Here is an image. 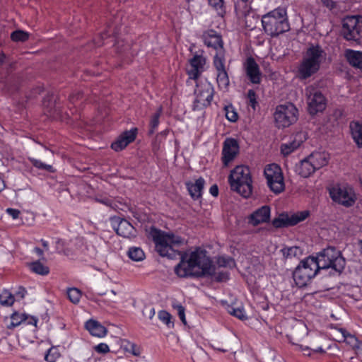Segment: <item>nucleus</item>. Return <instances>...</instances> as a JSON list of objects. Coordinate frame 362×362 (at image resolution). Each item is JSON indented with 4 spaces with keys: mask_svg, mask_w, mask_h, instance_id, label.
Returning <instances> with one entry per match:
<instances>
[{
    "mask_svg": "<svg viewBox=\"0 0 362 362\" xmlns=\"http://www.w3.org/2000/svg\"><path fill=\"white\" fill-rule=\"evenodd\" d=\"M6 55L3 52L0 53V66L4 63Z\"/></svg>",
    "mask_w": 362,
    "mask_h": 362,
    "instance_id": "obj_63",
    "label": "nucleus"
},
{
    "mask_svg": "<svg viewBox=\"0 0 362 362\" xmlns=\"http://www.w3.org/2000/svg\"><path fill=\"white\" fill-rule=\"evenodd\" d=\"M305 94L308 104V111L310 115H315L325 110L327 99L320 90L310 86L305 89Z\"/></svg>",
    "mask_w": 362,
    "mask_h": 362,
    "instance_id": "obj_11",
    "label": "nucleus"
},
{
    "mask_svg": "<svg viewBox=\"0 0 362 362\" xmlns=\"http://www.w3.org/2000/svg\"><path fill=\"white\" fill-rule=\"evenodd\" d=\"M127 255L134 262H140L145 259V254L143 250L139 247H129Z\"/></svg>",
    "mask_w": 362,
    "mask_h": 362,
    "instance_id": "obj_31",
    "label": "nucleus"
},
{
    "mask_svg": "<svg viewBox=\"0 0 362 362\" xmlns=\"http://www.w3.org/2000/svg\"><path fill=\"white\" fill-rule=\"evenodd\" d=\"M95 350L99 354H107L110 351V349L107 344L105 343H100L95 346Z\"/></svg>",
    "mask_w": 362,
    "mask_h": 362,
    "instance_id": "obj_52",
    "label": "nucleus"
},
{
    "mask_svg": "<svg viewBox=\"0 0 362 362\" xmlns=\"http://www.w3.org/2000/svg\"><path fill=\"white\" fill-rule=\"evenodd\" d=\"M224 111L226 119L232 122H235L238 119V115L235 110V108L232 105H226L224 107Z\"/></svg>",
    "mask_w": 362,
    "mask_h": 362,
    "instance_id": "obj_38",
    "label": "nucleus"
},
{
    "mask_svg": "<svg viewBox=\"0 0 362 362\" xmlns=\"http://www.w3.org/2000/svg\"><path fill=\"white\" fill-rule=\"evenodd\" d=\"M158 318L163 322L168 327H173V322L171 321V315L165 310H160L158 312Z\"/></svg>",
    "mask_w": 362,
    "mask_h": 362,
    "instance_id": "obj_44",
    "label": "nucleus"
},
{
    "mask_svg": "<svg viewBox=\"0 0 362 362\" xmlns=\"http://www.w3.org/2000/svg\"><path fill=\"white\" fill-rule=\"evenodd\" d=\"M159 117L160 112H156L152 115L149 124L150 128L148 130V135H153L154 134L155 130L159 124Z\"/></svg>",
    "mask_w": 362,
    "mask_h": 362,
    "instance_id": "obj_45",
    "label": "nucleus"
},
{
    "mask_svg": "<svg viewBox=\"0 0 362 362\" xmlns=\"http://www.w3.org/2000/svg\"><path fill=\"white\" fill-rule=\"evenodd\" d=\"M314 261L320 271L330 269L329 274L331 276L340 275L346 266V259L341 252L332 246L317 253Z\"/></svg>",
    "mask_w": 362,
    "mask_h": 362,
    "instance_id": "obj_4",
    "label": "nucleus"
},
{
    "mask_svg": "<svg viewBox=\"0 0 362 362\" xmlns=\"http://www.w3.org/2000/svg\"><path fill=\"white\" fill-rule=\"evenodd\" d=\"M230 273L227 271L216 272L214 267V274L211 277H214V281L216 282H226L229 279Z\"/></svg>",
    "mask_w": 362,
    "mask_h": 362,
    "instance_id": "obj_42",
    "label": "nucleus"
},
{
    "mask_svg": "<svg viewBox=\"0 0 362 362\" xmlns=\"http://www.w3.org/2000/svg\"><path fill=\"white\" fill-rule=\"evenodd\" d=\"M360 16H347L342 21L341 34L348 41H354L359 45L362 39V26Z\"/></svg>",
    "mask_w": 362,
    "mask_h": 362,
    "instance_id": "obj_12",
    "label": "nucleus"
},
{
    "mask_svg": "<svg viewBox=\"0 0 362 362\" xmlns=\"http://www.w3.org/2000/svg\"><path fill=\"white\" fill-rule=\"evenodd\" d=\"M38 319L35 316H31L26 314V320H24L23 324L30 325L37 327Z\"/></svg>",
    "mask_w": 362,
    "mask_h": 362,
    "instance_id": "obj_54",
    "label": "nucleus"
},
{
    "mask_svg": "<svg viewBox=\"0 0 362 362\" xmlns=\"http://www.w3.org/2000/svg\"><path fill=\"white\" fill-rule=\"evenodd\" d=\"M310 215L308 210L298 211L289 216L287 213L283 212L278 217L273 219L272 224L275 228H288L293 226L306 219Z\"/></svg>",
    "mask_w": 362,
    "mask_h": 362,
    "instance_id": "obj_14",
    "label": "nucleus"
},
{
    "mask_svg": "<svg viewBox=\"0 0 362 362\" xmlns=\"http://www.w3.org/2000/svg\"><path fill=\"white\" fill-rule=\"evenodd\" d=\"M41 243H42V245L44 247V248L47 250H48V243H47V241L42 239L41 240Z\"/></svg>",
    "mask_w": 362,
    "mask_h": 362,
    "instance_id": "obj_64",
    "label": "nucleus"
},
{
    "mask_svg": "<svg viewBox=\"0 0 362 362\" xmlns=\"http://www.w3.org/2000/svg\"><path fill=\"white\" fill-rule=\"evenodd\" d=\"M30 269L40 275H47L49 272V269L47 266H45L40 261H35L30 264Z\"/></svg>",
    "mask_w": 362,
    "mask_h": 362,
    "instance_id": "obj_34",
    "label": "nucleus"
},
{
    "mask_svg": "<svg viewBox=\"0 0 362 362\" xmlns=\"http://www.w3.org/2000/svg\"><path fill=\"white\" fill-rule=\"evenodd\" d=\"M83 98V93L81 90H76L69 96V100L71 104H74L76 101Z\"/></svg>",
    "mask_w": 362,
    "mask_h": 362,
    "instance_id": "obj_51",
    "label": "nucleus"
},
{
    "mask_svg": "<svg viewBox=\"0 0 362 362\" xmlns=\"http://www.w3.org/2000/svg\"><path fill=\"white\" fill-rule=\"evenodd\" d=\"M204 41L207 47H213L216 50V53L214 56H217L221 52L225 55L221 36L218 35L215 31L211 30L210 33L204 36Z\"/></svg>",
    "mask_w": 362,
    "mask_h": 362,
    "instance_id": "obj_24",
    "label": "nucleus"
},
{
    "mask_svg": "<svg viewBox=\"0 0 362 362\" xmlns=\"http://www.w3.org/2000/svg\"><path fill=\"white\" fill-rule=\"evenodd\" d=\"M344 57L352 67L362 71V52L348 49Z\"/></svg>",
    "mask_w": 362,
    "mask_h": 362,
    "instance_id": "obj_26",
    "label": "nucleus"
},
{
    "mask_svg": "<svg viewBox=\"0 0 362 362\" xmlns=\"http://www.w3.org/2000/svg\"><path fill=\"white\" fill-rule=\"evenodd\" d=\"M282 254L286 258L296 257L301 253V249L299 247H285L281 250Z\"/></svg>",
    "mask_w": 362,
    "mask_h": 362,
    "instance_id": "obj_40",
    "label": "nucleus"
},
{
    "mask_svg": "<svg viewBox=\"0 0 362 362\" xmlns=\"http://www.w3.org/2000/svg\"><path fill=\"white\" fill-rule=\"evenodd\" d=\"M210 194L214 197H217L218 194V187L216 185H213L209 189Z\"/></svg>",
    "mask_w": 362,
    "mask_h": 362,
    "instance_id": "obj_58",
    "label": "nucleus"
},
{
    "mask_svg": "<svg viewBox=\"0 0 362 362\" xmlns=\"http://www.w3.org/2000/svg\"><path fill=\"white\" fill-rule=\"evenodd\" d=\"M60 356V353L56 347H51L47 351V353L45 356V359L47 362H56V361L59 358Z\"/></svg>",
    "mask_w": 362,
    "mask_h": 362,
    "instance_id": "obj_41",
    "label": "nucleus"
},
{
    "mask_svg": "<svg viewBox=\"0 0 362 362\" xmlns=\"http://www.w3.org/2000/svg\"><path fill=\"white\" fill-rule=\"evenodd\" d=\"M298 110L291 103L279 105L274 114L276 127L279 129L286 128L298 120Z\"/></svg>",
    "mask_w": 362,
    "mask_h": 362,
    "instance_id": "obj_10",
    "label": "nucleus"
},
{
    "mask_svg": "<svg viewBox=\"0 0 362 362\" xmlns=\"http://www.w3.org/2000/svg\"><path fill=\"white\" fill-rule=\"evenodd\" d=\"M34 251L39 256H42L43 255V250L42 249H40V247H35L34 248Z\"/></svg>",
    "mask_w": 362,
    "mask_h": 362,
    "instance_id": "obj_62",
    "label": "nucleus"
},
{
    "mask_svg": "<svg viewBox=\"0 0 362 362\" xmlns=\"http://www.w3.org/2000/svg\"><path fill=\"white\" fill-rule=\"evenodd\" d=\"M329 194L333 202L346 208L354 206L357 200L354 188L346 184L334 185L329 189Z\"/></svg>",
    "mask_w": 362,
    "mask_h": 362,
    "instance_id": "obj_8",
    "label": "nucleus"
},
{
    "mask_svg": "<svg viewBox=\"0 0 362 362\" xmlns=\"http://www.w3.org/2000/svg\"><path fill=\"white\" fill-rule=\"evenodd\" d=\"M137 134V128H133L121 134L111 144V148L118 152L124 149L130 143L133 142Z\"/></svg>",
    "mask_w": 362,
    "mask_h": 362,
    "instance_id": "obj_20",
    "label": "nucleus"
},
{
    "mask_svg": "<svg viewBox=\"0 0 362 362\" xmlns=\"http://www.w3.org/2000/svg\"><path fill=\"white\" fill-rule=\"evenodd\" d=\"M239 144L236 139L233 138H227L223 144L222 149V163L223 166H228L237 155L239 153Z\"/></svg>",
    "mask_w": 362,
    "mask_h": 362,
    "instance_id": "obj_18",
    "label": "nucleus"
},
{
    "mask_svg": "<svg viewBox=\"0 0 362 362\" xmlns=\"http://www.w3.org/2000/svg\"><path fill=\"white\" fill-rule=\"evenodd\" d=\"M225 62V56L222 52L217 56L214 57L213 65L217 72L216 81L218 86L220 88L226 89L229 86L230 81L226 69Z\"/></svg>",
    "mask_w": 362,
    "mask_h": 362,
    "instance_id": "obj_15",
    "label": "nucleus"
},
{
    "mask_svg": "<svg viewBox=\"0 0 362 362\" xmlns=\"http://www.w3.org/2000/svg\"><path fill=\"white\" fill-rule=\"evenodd\" d=\"M28 160L31 163V164L38 170L46 171L48 173H54L56 170L51 165L46 164L42 162L40 160L29 157Z\"/></svg>",
    "mask_w": 362,
    "mask_h": 362,
    "instance_id": "obj_33",
    "label": "nucleus"
},
{
    "mask_svg": "<svg viewBox=\"0 0 362 362\" xmlns=\"http://www.w3.org/2000/svg\"><path fill=\"white\" fill-rule=\"evenodd\" d=\"M245 25L250 30H253L256 25L255 23L258 21V18L255 17L253 13H247L245 16Z\"/></svg>",
    "mask_w": 362,
    "mask_h": 362,
    "instance_id": "obj_47",
    "label": "nucleus"
},
{
    "mask_svg": "<svg viewBox=\"0 0 362 362\" xmlns=\"http://www.w3.org/2000/svg\"><path fill=\"white\" fill-rule=\"evenodd\" d=\"M230 189L244 198H248L252 192V180L247 166L238 165L228 176Z\"/></svg>",
    "mask_w": 362,
    "mask_h": 362,
    "instance_id": "obj_6",
    "label": "nucleus"
},
{
    "mask_svg": "<svg viewBox=\"0 0 362 362\" xmlns=\"http://www.w3.org/2000/svg\"><path fill=\"white\" fill-rule=\"evenodd\" d=\"M209 4L216 10L222 9L223 7V0H208Z\"/></svg>",
    "mask_w": 362,
    "mask_h": 362,
    "instance_id": "obj_53",
    "label": "nucleus"
},
{
    "mask_svg": "<svg viewBox=\"0 0 362 362\" xmlns=\"http://www.w3.org/2000/svg\"><path fill=\"white\" fill-rule=\"evenodd\" d=\"M97 201L100 203H102L106 206H110L112 208H113V206H112V202L111 199H108V198H105V199H97Z\"/></svg>",
    "mask_w": 362,
    "mask_h": 362,
    "instance_id": "obj_59",
    "label": "nucleus"
},
{
    "mask_svg": "<svg viewBox=\"0 0 362 362\" xmlns=\"http://www.w3.org/2000/svg\"><path fill=\"white\" fill-rule=\"evenodd\" d=\"M334 328L341 334V339L339 341H346L350 344H355L357 342V339L346 329L337 327Z\"/></svg>",
    "mask_w": 362,
    "mask_h": 362,
    "instance_id": "obj_37",
    "label": "nucleus"
},
{
    "mask_svg": "<svg viewBox=\"0 0 362 362\" xmlns=\"http://www.w3.org/2000/svg\"><path fill=\"white\" fill-rule=\"evenodd\" d=\"M247 97L249 100V105L255 110L256 105H257V95L255 91L252 89L248 90Z\"/></svg>",
    "mask_w": 362,
    "mask_h": 362,
    "instance_id": "obj_48",
    "label": "nucleus"
},
{
    "mask_svg": "<svg viewBox=\"0 0 362 362\" xmlns=\"http://www.w3.org/2000/svg\"><path fill=\"white\" fill-rule=\"evenodd\" d=\"M143 314L144 316L148 317L149 319H152L155 315V309L153 308H150L149 309L146 308L143 311Z\"/></svg>",
    "mask_w": 362,
    "mask_h": 362,
    "instance_id": "obj_56",
    "label": "nucleus"
},
{
    "mask_svg": "<svg viewBox=\"0 0 362 362\" xmlns=\"http://www.w3.org/2000/svg\"><path fill=\"white\" fill-rule=\"evenodd\" d=\"M86 329L93 336L98 337H103L107 334V329L98 321L89 320L86 322Z\"/></svg>",
    "mask_w": 362,
    "mask_h": 362,
    "instance_id": "obj_28",
    "label": "nucleus"
},
{
    "mask_svg": "<svg viewBox=\"0 0 362 362\" xmlns=\"http://www.w3.org/2000/svg\"><path fill=\"white\" fill-rule=\"evenodd\" d=\"M271 208L268 205L262 206L255 210L248 217V223L253 226L264 223H268L270 221Z\"/></svg>",
    "mask_w": 362,
    "mask_h": 362,
    "instance_id": "obj_21",
    "label": "nucleus"
},
{
    "mask_svg": "<svg viewBox=\"0 0 362 362\" xmlns=\"http://www.w3.org/2000/svg\"><path fill=\"white\" fill-rule=\"evenodd\" d=\"M303 142L302 133H298L291 137V140L286 143L281 144V153L284 156H288L300 147Z\"/></svg>",
    "mask_w": 362,
    "mask_h": 362,
    "instance_id": "obj_23",
    "label": "nucleus"
},
{
    "mask_svg": "<svg viewBox=\"0 0 362 362\" xmlns=\"http://www.w3.org/2000/svg\"><path fill=\"white\" fill-rule=\"evenodd\" d=\"M244 67L250 81L253 84H259L262 81V73L255 59L252 57H247Z\"/></svg>",
    "mask_w": 362,
    "mask_h": 362,
    "instance_id": "obj_19",
    "label": "nucleus"
},
{
    "mask_svg": "<svg viewBox=\"0 0 362 362\" xmlns=\"http://www.w3.org/2000/svg\"><path fill=\"white\" fill-rule=\"evenodd\" d=\"M42 105L46 113L50 117H55L62 112V106L57 97L54 94H47L43 99Z\"/></svg>",
    "mask_w": 362,
    "mask_h": 362,
    "instance_id": "obj_22",
    "label": "nucleus"
},
{
    "mask_svg": "<svg viewBox=\"0 0 362 362\" xmlns=\"http://www.w3.org/2000/svg\"><path fill=\"white\" fill-rule=\"evenodd\" d=\"M262 24L265 33L272 37H277L290 30L286 8L278 7L262 17Z\"/></svg>",
    "mask_w": 362,
    "mask_h": 362,
    "instance_id": "obj_5",
    "label": "nucleus"
},
{
    "mask_svg": "<svg viewBox=\"0 0 362 362\" xmlns=\"http://www.w3.org/2000/svg\"><path fill=\"white\" fill-rule=\"evenodd\" d=\"M27 294L25 288L22 286H19L16 288V290L13 293L15 300H21L23 299Z\"/></svg>",
    "mask_w": 362,
    "mask_h": 362,
    "instance_id": "obj_49",
    "label": "nucleus"
},
{
    "mask_svg": "<svg viewBox=\"0 0 362 362\" xmlns=\"http://www.w3.org/2000/svg\"><path fill=\"white\" fill-rule=\"evenodd\" d=\"M6 213L11 216L13 219H16L18 218L20 214V211L16 209L8 208L6 209Z\"/></svg>",
    "mask_w": 362,
    "mask_h": 362,
    "instance_id": "obj_55",
    "label": "nucleus"
},
{
    "mask_svg": "<svg viewBox=\"0 0 362 362\" xmlns=\"http://www.w3.org/2000/svg\"><path fill=\"white\" fill-rule=\"evenodd\" d=\"M29 38V33L21 30H17L11 33V39L13 42H24L27 41Z\"/></svg>",
    "mask_w": 362,
    "mask_h": 362,
    "instance_id": "obj_36",
    "label": "nucleus"
},
{
    "mask_svg": "<svg viewBox=\"0 0 362 362\" xmlns=\"http://www.w3.org/2000/svg\"><path fill=\"white\" fill-rule=\"evenodd\" d=\"M351 136L358 148H362V122H352L350 123Z\"/></svg>",
    "mask_w": 362,
    "mask_h": 362,
    "instance_id": "obj_30",
    "label": "nucleus"
},
{
    "mask_svg": "<svg viewBox=\"0 0 362 362\" xmlns=\"http://www.w3.org/2000/svg\"><path fill=\"white\" fill-rule=\"evenodd\" d=\"M15 301L13 293L8 290H4L0 293V303L3 305L11 306Z\"/></svg>",
    "mask_w": 362,
    "mask_h": 362,
    "instance_id": "obj_35",
    "label": "nucleus"
},
{
    "mask_svg": "<svg viewBox=\"0 0 362 362\" xmlns=\"http://www.w3.org/2000/svg\"><path fill=\"white\" fill-rule=\"evenodd\" d=\"M228 312L236 317L237 318L240 319V320H244L245 319H247V317L246 315H245V310L243 309V308H234V307H229L228 309Z\"/></svg>",
    "mask_w": 362,
    "mask_h": 362,
    "instance_id": "obj_43",
    "label": "nucleus"
},
{
    "mask_svg": "<svg viewBox=\"0 0 362 362\" xmlns=\"http://www.w3.org/2000/svg\"><path fill=\"white\" fill-rule=\"evenodd\" d=\"M315 171L316 169L315 168L311 160H309L308 156L302 160L299 165L296 167V172L303 177H308Z\"/></svg>",
    "mask_w": 362,
    "mask_h": 362,
    "instance_id": "obj_29",
    "label": "nucleus"
},
{
    "mask_svg": "<svg viewBox=\"0 0 362 362\" xmlns=\"http://www.w3.org/2000/svg\"><path fill=\"white\" fill-rule=\"evenodd\" d=\"M326 52L319 44H310L298 66L297 76L306 80L317 74L326 59Z\"/></svg>",
    "mask_w": 362,
    "mask_h": 362,
    "instance_id": "obj_2",
    "label": "nucleus"
},
{
    "mask_svg": "<svg viewBox=\"0 0 362 362\" xmlns=\"http://www.w3.org/2000/svg\"><path fill=\"white\" fill-rule=\"evenodd\" d=\"M315 168L319 170L328 164L329 156L325 151H315L308 156Z\"/></svg>",
    "mask_w": 362,
    "mask_h": 362,
    "instance_id": "obj_27",
    "label": "nucleus"
},
{
    "mask_svg": "<svg viewBox=\"0 0 362 362\" xmlns=\"http://www.w3.org/2000/svg\"><path fill=\"white\" fill-rule=\"evenodd\" d=\"M110 222L118 235L127 238L135 237V228L126 219L115 216L110 218Z\"/></svg>",
    "mask_w": 362,
    "mask_h": 362,
    "instance_id": "obj_16",
    "label": "nucleus"
},
{
    "mask_svg": "<svg viewBox=\"0 0 362 362\" xmlns=\"http://www.w3.org/2000/svg\"><path fill=\"white\" fill-rule=\"evenodd\" d=\"M202 52H203L202 51ZM206 64V58L202 55V53L194 54L193 57L189 59L190 69L187 70V74L189 76L186 83L189 84L192 80L197 81L200 77L202 73L204 71V66Z\"/></svg>",
    "mask_w": 362,
    "mask_h": 362,
    "instance_id": "obj_17",
    "label": "nucleus"
},
{
    "mask_svg": "<svg viewBox=\"0 0 362 362\" xmlns=\"http://www.w3.org/2000/svg\"><path fill=\"white\" fill-rule=\"evenodd\" d=\"M196 86L197 89L194 92L196 98L192 105L194 111L202 110L209 106L215 92L214 86L206 80L200 83L197 81Z\"/></svg>",
    "mask_w": 362,
    "mask_h": 362,
    "instance_id": "obj_9",
    "label": "nucleus"
},
{
    "mask_svg": "<svg viewBox=\"0 0 362 362\" xmlns=\"http://www.w3.org/2000/svg\"><path fill=\"white\" fill-rule=\"evenodd\" d=\"M204 184L205 180L202 177L197 179L194 183L190 181L186 182L185 185L187 191L194 200H197L202 197Z\"/></svg>",
    "mask_w": 362,
    "mask_h": 362,
    "instance_id": "obj_25",
    "label": "nucleus"
},
{
    "mask_svg": "<svg viewBox=\"0 0 362 362\" xmlns=\"http://www.w3.org/2000/svg\"><path fill=\"white\" fill-rule=\"evenodd\" d=\"M149 236L156 245V250L162 257L168 259H175L182 252L173 249V245H180L183 243V238L175 235L173 233H165L154 226H151L149 230Z\"/></svg>",
    "mask_w": 362,
    "mask_h": 362,
    "instance_id": "obj_3",
    "label": "nucleus"
},
{
    "mask_svg": "<svg viewBox=\"0 0 362 362\" xmlns=\"http://www.w3.org/2000/svg\"><path fill=\"white\" fill-rule=\"evenodd\" d=\"M320 272L315 265L314 256L302 259L293 272V279L297 287L302 288L310 284L311 280Z\"/></svg>",
    "mask_w": 362,
    "mask_h": 362,
    "instance_id": "obj_7",
    "label": "nucleus"
},
{
    "mask_svg": "<svg viewBox=\"0 0 362 362\" xmlns=\"http://www.w3.org/2000/svg\"><path fill=\"white\" fill-rule=\"evenodd\" d=\"M67 296L71 302L77 304L81 297V291L76 288H71L67 291Z\"/></svg>",
    "mask_w": 362,
    "mask_h": 362,
    "instance_id": "obj_39",
    "label": "nucleus"
},
{
    "mask_svg": "<svg viewBox=\"0 0 362 362\" xmlns=\"http://www.w3.org/2000/svg\"><path fill=\"white\" fill-rule=\"evenodd\" d=\"M322 4L329 9H333L336 7V3L333 0H321Z\"/></svg>",
    "mask_w": 362,
    "mask_h": 362,
    "instance_id": "obj_57",
    "label": "nucleus"
},
{
    "mask_svg": "<svg viewBox=\"0 0 362 362\" xmlns=\"http://www.w3.org/2000/svg\"><path fill=\"white\" fill-rule=\"evenodd\" d=\"M310 350H312L315 353H320V354L325 353V351L321 346H318L317 348L310 349Z\"/></svg>",
    "mask_w": 362,
    "mask_h": 362,
    "instance_id": "obj_61",
    "label": "nucleus"
},
{
    "mask_svg": "<svg viewBox=\"0 0 362 362\" xmlns=\"http://www.w3.org/2000/svg\"><path fill=\"white\" fill-rule=\"evenodd\" d=\"M26 320L25 313H19L14 312L11 316V323L7 325L9 329H13L21 324H23L24 320Z\"/></svg>",
    "mask_w": 362,
    "mask_h": 362,
    "instance_id": "obj_32",
    "label": "nucleus"
},
{
    "mask_svg": "<svg viewBox=\"0 0 362 362\" xmlns=\"http://www.w3.org/2000/svg\"><path fill=\"white\" fill-rule=\"evenodd\" d=\"M264 175L271 191L278 194L284 190L283 173L279 165L272 163L267 165L264 170Z\"/></svg>",
    "mask_w": 362,
    "mask_h": 362,
    "instance_id": "obj_13",
    "label": "nucleus"
},
{
    "mask_svg": "<svg viewBox=\"0 0 362 362\" xmlns=\"http://www.w3.org/2000/svg\"><path fill=\"white\" fill-rule=\"evenodd\" d=\"M129 351L132 352V354L134 356H139L140 355V350L136 346V345L132 344H131V349L129 350Z\"/></svg>",
    "mask_w": 362,
    "mask_h": 362,
    "instance_id": "obj_60",
    "label": "nucleus"
},
{
    "mask_svg": "<svg viewBox=\"0 0 362 362\" xmlns=\"http://www.w3.org/2000/svg\"><path fill=\"white\" fill-rule=\"evenodd\" d=\"M217 264L219 267L232 268L235 265V262L231 257H219L217 259Z\"/></svg>",
    "mask_w": 362,
    "mask_h": 362,
    "instance_id": "obj_46",
    "label": "nucleus"
},
{
    "mask_svg": "<svg viewBox=\"0 0 362 362\" xmlns=\"http://www.w3.org/2000/svg\"><path fill=\"white\" fill-rule=\"evenodd\" d=\"M173 308L177 310L178 316H179L180 320L182 321V322L184 325H186L187 322H186V318H185V308L181 304L174 305Z\"/></svg>",
    "mask_w": 362,
    "mask_h": 362,
    "instance_id": "obj_50",
    "label": "nucleus"
},
{
    "mask_svg": "<svg viewBox=\"0 0 362 362\" xmlns=\"http://www.w3.org/2000/svg\"><path fill=\"white\" fill-rule=\"evenodd\" d=\"M180 258L175 267V273L180 277L199 279L214 274V265L204 249L196 247L189 255L182 252Z\"/></svg>",
    "mask_w": 362,
    "mask_h": 362,
    "instance_id": "obj_1",
    "label": "nucleus"
}]
</instances>
